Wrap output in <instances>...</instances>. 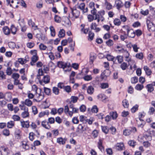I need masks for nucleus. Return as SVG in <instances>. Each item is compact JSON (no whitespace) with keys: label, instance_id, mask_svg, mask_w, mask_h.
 I'll list each match as a JSON object with an SVG mask.
<instances>
[{"label":"nucleus","instance_id":"obj_24","mask_svg":"<svg viewBox=\"0 0 155 155\" xmlns=\"http://www.w3.org/2000/svg\"><path fill=\"white\" fill-rule=\"evenodd\" d=\"M128 66L127 64L125 62H123L120 65V67L123 70H126Z\"/></svg>","mask_w":155,"mask_h":155},{"label":"nucleus","instance_id":"obj_31","mask_svg":"<svg viewBox=\"0 0 155 155\" xmlns=\"http://www.w3.org/2000/svg\"><path fill=\"white\" fill-rule=\"evenodd\" d=\"M50 29L51 32V35L52 36H55V32L54 27L53 26H51L50 27Z\"/></svg>","mask_w":155,"mask_h":155},{"label":"nucleus","instance_id":"obj_56","mask_svg":"<svg viewBox=\"0 0 155 155\" xmlns=\"http://www.w3.org/2000/svg\"><path fill=\"white\" fill-rule=\"evenodd\" d=\"M155 111V110L153 107H150L149 108L148 113L150 115L154 113Z\"/></svg>","mask_w":155,"mask_h":155},{"label":"nucleus","instance_id":"obj_46","mask_svg":"<svg viewBox=\"0 0 155 155\" xmlns=\"http://www.w3.org/2000/svg\"><path fill=\"white\" fill-rule=\"evenodd\" d=\"M136 57L140 59H142L143 58V54L142 53H138L136 55Z\"/></svg>","mask_w":155,"mask_h":155},{"label":"nucleus","instance_id":"obj_16","mask_svg":"<svg viewBox=\"0 0 155 155\" xmlns=\"http://www.w3.org/2000/svg\"><path fill=\"white\" fill-rule=\"evenodd\" d=\"M66 139H63L62 137H59L57 139V142L60 144H64L65 143Z\"/></svg>","mask_w":155,"mask_h":155},{"label":"nucleus","instance_id":"obj_4","mask_svg":"<svg viewBox=\"0 0 155 155\" xmlns=\"http://www.w3.org/2000/svg\"><path fill=\"white\" fill-rule=\"evenodd\" d=\"M147 24L149 31H153L155 30V25L149 20H147Z\"/></svg>","mask_w":155,"mask_h":155},{"label":"nucleus","instance_id":"obj_28","mask_svg":"<svg viewBox=\"0 0 155 155\" xmlns=\"http://www.w3.org/2000/svg\"><path fill=\"white\" fill-rule=\"evenodd\" d=\"M143 85L142 84H138L135 87V89L137 90L141 91L143 88Z\"/></svg>","mask_w":155,"mask_h":155},{"label":"nucleus","instance_id":"obj_17","mask_svg":"<svg viewBox=\"0 0 155 155\" xmlns=\"http://www.w3.org/2000/svg\"><path fill=\"white\" fill-rule=\"evenodd\" d=\"M21 126L23 127L28 128L29 126L28 121H21Z\"/></svg>","mask_w":155,"mask_h":155},{"label":"nucleus","instance_id":"obj_20","mask_svg":"<svg viewBox=\"0 0 155 155\" xmlns=\"http://www.w3.org/2000/svg\"><path fill=\"white\" fill-rule=\"evenodd\" d=\"M144 69L147 75L149 76L151 74V71L147 66H145L144 67Z\"/></svg>","mask_w":155,"mask_h":155},{"label":"nucleus","instance_id":"obj_7","mask_svg":"<svg viewBox=\"0 0 155 155\" xmlns=\"http://www.w3.org/2000/svg\"><path fill=\"white\" fill-rule=\"evenodd\" d=\"M97 25L95 23H92L91 25V28L92 30H94L96 32L101 31V28L97 27Z\"/></svg>","mask_w":155,"mask_h":155},{"label":"nucleus","instance_id":"obj_55","mask_svg":"<svg viewBox=\"0 0 155 155\" xmlns=\"http://www.w3.org/2000/svg\"><path fill=\"white\" fill-rule=\"evenodd\" d=\"M39 47L41 50H45L47 48V47L43 44H41L39 45Z\"/></svg>","mask_w":155,"mask_h":155},{"label":"nucleus","instance_id":"obj_19","mask_svg":"<svg viewBox=\"0 0 155 155\" xmlns=\"http://www.w3.org/2000/svg\"><path fill=\"white\" fill-rule=\"evenodd\" d=\"M148 92H151L154 90L153 85L151 84H147L146 86Z\"/></svg>","mask_w":155,"mask_h":155},{"label":"nucleus","instance_id":"obj_54","mask_svg":"<svg viewBox=\"0 0 155 155\" xmlns=\"http://www.w3.org/2000/svg\"><path fill=\"white\" fill-rule=\"evenodd\" d=\"M106 44L109 46H111L113 45V42L111 39H109L108 41H106Z\"/></svg>","mask_w":155,"mask_h":155},{"label":"nucleus","instance_id":"obj_14","mask_svg":"<svg viewBox=\"0 0 155 155\" xmlns=\"http://www.w3.org/2000/svg\"><path fill=\"white\" fill-rule=\"evenodd\" d=\"M41 124L42 127L46 129H49L51 128V126L48 124V122L45 120L42 121Z\"/></svg>","mask_w":155,"mask_h":155},{"label":"nucleus","instance_id":"obj_39","mask_svg":"<svg viewBox=\"0 0 155 155\" xmlns=\"http://www.w3.org/2000/svg\"><path fill=\"white\" fill-rule=\"evenodd\" d=\"M38 74L37 75V78L38 79L40 78V76L43 75V71L42 69H39L38 70Z\"/></svg>","mask_w":155,"mask_h":155},{"label":"nucleus","instance_id":"obj_43","mask_svg":"<svg viewBox=\"0 0 155 155\" xmlns=\"http://www.w3.org/2000/svg\"><path fill=\"white\" fill-rule=\"evenodd\" d=\"M20 75L19 74L16 73H14L12 74V77L14 80L18 79L19 78Z\"/></svg>","mask_w":155,"mask_h":155},{"label":"nucleus","instance_id":"obj_37","mask_svg":"<svg viewBox=\"0 0 155 155\" xmlns=\"http://www.w3.org/2000/svg\"><path fill=\"white\" fill-rule=\"evenodd\" d=\"M83 79L85 81H91L92 79V77L91 75H86L83 77Z\"/></svg>","mask_w":155,"mask_h":155},{"label":"nucleus","instance_id":"obj_21","mask_svg":"<svg viewBox=\"0 0 155 155\" xmlns=\"http://www.w3.org/2000/svg\"><path fill=\"white\" fill-rule=\"evenodd\" d=\"M94 89L92 86H89L87 89V92L90 94H92L94 92Z\"/></svg>","mask_w":155,"mask_h":155},{"label":"nucleus","instance_id":"obj_30","mask_svg":"<svg viewBox=\"0 0 155 155\" xmlns=\"http://www.w3.org/2000/svg\"><path fill=\"white\" fill-rule=\"evenodd\" d=\"M12 72V71L10 67L8 66L6 70V73L8 75H11Z\"/></svg>","mask_w":155,"mask_h":155},{"label":"nucleus","instance_id":"obj_34","mask_svg":"<svg viewBox=\"0 0 155 155\" xmlns=\"http://www.w3.org/2000/svg\"><path fill=\"white\" fill-rule=\"evenodd\" d=\"M101 87L102 89H106L109 87V85L108 83H103L101 84Z\"/></svg>","mask_w":155,"mask_h":155},{"label":"nucleus","instance_id":"obj_27","mask_svg":"<svg viewBox=\"0 0 155 155\" xmlns=\"http://www.w3.org/2000/svg\"><path fill=\"white\" fill-rule=\"evenodd\" d=\"M110 115L113 119H116L117 117V114L116 112H112L110 113Z\"/></svg>","mask_w":155,"mask_h":155},{"label":"nucleus","instance_id":"obj_23","mask_svg":"<svg viewBox=\"0 0 155 155\" xmlns=\"http://www.w3.org/2000/svg\"><path fill=\"white\" fill-rule=\"evenodd\" d=\"M105 1V4L106 5V8L109 10L112 8V5L109 3H108L107 2V0H104Z\"/></svg>","mask_w":155,"mask_h":155},{"label":"nucleus","instance_id":"obj_33","mask_svg":"<svg viewBox=\"0 0 155 155\" xmlns=\"http://www.w3.org/2000/svg\"><path fill=\"white\" fill-rule=\"evenodd\" d=\"M123 105L125 108H128L129 106V104L128 101L126 99L122 101Z\"/></svg>","mask_w":155,"mask_h":155},{"label":"nucleus","instance_id":"obj_62","mask_svg":"<svg viewBox=\"0 0 155 155\" xmlns=\"http://www.w3.org/2000/svg\"><path fill=\"white\" fill-rule=\"evenodd\" d=\"M28 23L29 26H31L32 27H34L35 25L34 22L32 21L31 19L28 20Z\"/></svg>","mask_w":155,"mask_h":155},{"label":"nucleus","instance_id":"obj_42","mask_svg":"<svg viewBox=\"0 0 155 155\" xmlns=\"http://www.w3.org/2000/svg\"><path fill=\"white\" fill-rule=\"evenodd\" d=\"M44 91L46 94L47 95L50 94L51 91L50 89L46 87H44Z\"/></svg>","mask_w":155,"mask_h":155},{"label":"nucleus","instance_id":"obj_40","mask_svg":"<svg viewBox=\"0 0 155 155\" xmlns=\"http://www.w3.org/2000/svg\"><path fill=\"white\" fill-rule=\"evenodd\" d=\"M131 131L130 129H126L124 130L123 134L125 136H128L131 134Z\"/></svg>","mask_w":155,"mask_h":155},{"label":"nucleus","instance_id":"obj_58","mask_svg":"<svg viewBox=\"0 0 155 155\" xmlns=\"http://www.w3.org/2000/svg\"><path fill=\"white\" fill-rule=\"evenodd\" d=\"M18 61L21 64H23L26 62V60L22 58H20L18 59Z\"/></svg>","mask_w":155,"mask_h":155},{"label":"nucleus","instance_id":"obj_48","mask_svg":"<svg viewBox=\"0 0 155 155\" xmlns=\"http://www.w3.org/2000/svg\"><path fill=\"white\" fill-rule=\"evenodd\" d=\"M117 59V60L118 61L119 63H121L123 61V57L121 56H117L116 57Z\"/></svg>","mask_w":155,"mask_h":155},{"label":"nucleus","instance_id":"obj_32","mask_svg":"<svg viewBox=\"0 0 155 155\" xmlns=\"http://www.w3.org/2000/svg\"><path fill=\"white\" fill-rule=\"evenodd\" d=\"M53 92L56 95H58L59 93V89L56 87H54L52 88Z\"/></svg>","mask_w":155,"mask_h":155},{"label":"nucleus","instance_id":"obj_5","mask_svg":"<svg viewBox=\"0 0 155 155\" xmlns=\"http://www.w3.org/2000/svg\"><path fill=\"white\" fill-rule=\"evenodd\" d=\"M118 51L122 53H127V55H126V58H127L126 61H127L128 62H129V61H131V58H129L130 54L128 51H127L126 50H124L123 48H121L120 49H119L118 50Z\"/></svg>","mask_w":155,"mask_h":155},{"label":"nucleus","instance_id":"obj_47","mask_svg":"<svg viewBox=\"0 0 155 155\" xmlns=\"http://www.w3.org/2000/svg\"><path fill=\"white\" fill-rule=\"evenodd\" d=\"M64 90L68 93H70L71 91V88L70 86H64Z\"/></svg>","mask_w":155,"mask_h":155},{"label":"nucleus","instance_id":"obj_8","mask_svg":"<svg viewBox=\"0 0 155 155\" xmlns=\"http://www.w3.org/2000/svg\"><path fill=\"white\" fill-rule=\"evenodd\" d=\"M128 30V32L127 34H126L127 36L129 37L134 38V37L135 35V33L134 31L132 29H130V30Z\"/></svg>","mask_w":155,"mask_h":155},{"label":"nucleus","instance_id":"obj_22","mask_svg":"<svg viewBox=\"0 0 155 155\" xmlns=\"http://www.w3.org/2000/svg\"><path fill=\"white\" fill-rule=\"evenodd\" d=\"M78 98L76 96H72L71 97V101H70V104L72 102L73 103H75L77 102Z\"/></svg>","mask_w":155,"mask_h":155},{"label":"nucleus","instance_id":"obj_60","mask_svg":"<svg viewBox=\"0 0 155 155\" xmlns=\"http://www.w3.org/2000/svg\"><path fill=\"white\" fill-rule=\"evenodd\" d=\"M85 4L84 3H81L78 6V8L80 9L81 10H83L84 8Z\"/></svg>","mask_w":155,"mask_h":155},{"label":"nucleus","instance_id":"obj_2","mask_svg":"<svg viewBox=\"0 0 155 155\" xmlns=\"http://www.w3.org/2000/svg\"><path fill=\"white\" fill-rule=\"evenodd\" d=\"M58 66L60 68L64 69L67 67L69 68L71 66L70 63H66L63 61H58L57 63Z\"/></svg>","mask_w":155,"mask_h":155},{"label":"nucleus","instance_id":"obj_1","mask_svg":"<svg viewBox=\"0 0 155 155\" xmlns=\"http://www.w3.org/2000/svg\"><path fill=\"white\" fill-rule=\"evenodd\" d=\"M64 111L65 114L71 117L74 113H78V112L79 109L78 108L75 107L73 110H72V111H70L69 107L67 105L64 106Z\"/></svg>","mask_w":155,"mask_h":155},{"label":"nucleus","instance_id":"obj_25","mask_svg":"<svg viewBox=\"0 0 155 155\" xmlns=\"http://www.w3.org/2000/svg\"><path fill=\"white\" fill-rule=\"evenodd\" d=\"M24 104L28 106H31L32 104V102L29 99H26L25 100Z\"/></svg>","mask_w":155,"mask_h":155},{"label":"nucleus","instance_id":"obj_18","mask_svg":"<svg viewBox=\"0 0 155 155\" xmlns=\"http://www.w3.org/2000/svg\"><path fill=\"white\" fill-rule=\"evenodd\" d=\"M102 140L101 139L99 140V141L98 142V147L99 149L102 151L103 150H104V148L102 146Z\"/></svg>","mask_w":155,"mask_h":155},{"label":"nucleus","instance_id":"obj_61","mask_svg":"<svg viewBox=\"0 0 155 155\" xmlns=\"http://www.w3.org/2000/svg\"><path fill=\"white\" fill-rule=\"evenodd\" d=\"M79 109L81 112H84L86 110V107L85 105H82L80 107Z\"/></svg>","mask_w":155,"mask_h":155},{"label":"nucleus","instance_id":"obj_64","mask_svg":"<svg viewBox=\"0 0 155 155\" xmlns=\"http://www.w3.org/2000/svg\"><path fill=\"white\" fill-rule=\"evenodd\" d=\"M87 18L89 21L90 22L92 21L94 19V17L91 15H88L87 16Z\"/></svg>","mask_w":155,"mask_h":155},{"label":"nucleus","instance_id":"obj_51","mask_svg":"<svg viewBox=\"0 0 155 155\" xmlns=\"http://www.w3.org/2000/svg\"><path fill=\"white\" fill-rule=\"evenodd\" d=\"M106 58L109 61H114V57L111 56L110 54H107V55Z\"/></svg>","mask_w":155,"mask_h":155},{"label":"nucleus","instance_id":"obj_50","mask_svg":"<svg viewBox=\"0 0 155 155\" xmlns=\"http://www.w3.org/2000/svg\"><path fill=\"white\" fill-rule=\"evenodd\" d=\"M128 143L130 146L134 147L136 145V143L134 140H131L129 141Z\"/></svg>","mask_w":155,"mask_h":155},{"label":"nucleus","instance_id":"obj_49","mask_svg":"<svg viewBox=\"0 0 155 155\" xmlns=\"http://www.w3.org/2000/svg\"><path fill=\"white\" fill-rule=\"evenodd\" d=\"M147 133L150 134V137L152 136H155V131L149 130L147 131Z\"/></svg>","mask_w":155,"mask_h":155},{"label":"nucleus","instance_id":"obj_52","mask_svg":"<svg viewBox=\"0 0 155 155\" xmlns=\"http://www.w3.org/2000/svg\"><path fill=\"white\" fill-rule=\"evenodd\" d=\"M5 76L4 73L2 71H0V79H5Z\"/></svg>","mask_w":155,"mask_h":155},{"label":"nucleus","instance_id":"obj_10","mask_svg":"<svg viewBox=\"0 0 155 155\" xmlns=\"http://www.w3.org/2000/svg\"><path fill=\"white\" fill-rule=\"evenodd\" d=\"M116 149L118 150H121L124 148V145L123 143H117L115 146Z\"/></svg>","mask_w":155,"mask_h":155},{"label":"nucleus","instance_id":"obj_3","mask_svg":"<svg viewBox=\"0 0 155 155\" xmlns=\"http://www.w3.org/2000/svg\"><path fill=\"white\" fill-rule=\"evenodd\" d=\"M50 77L48 75H46L45 76L42 80H39V82L40 84L44 85L43 83H44L45 84H48L50 81Z\"/></svg>","mask_w":155,"mask_h":155},{"label":"nucleus","instance_id":"obj_53","mask_svg":"<svg viewBox=\"0 0 155 155\" xmlns=\"http://www.w3.org/2000/svg\"><path fill=\"white\" fill-rule=\"evenodd\" d=\"M91 111L92 112L94 113H97L98 111V108L97 106L96 105L94 106L91 109Z\"/></svg>","mask_w":155,"mask_h":155},{"label":"nucleus","instance_id":"obj_29","mask_svg":"<svg viewBox=\"0 0 155 155\" xmlns=\"http://www.w3.org/2000/svg\"><path fill=\"white\" fill-rule=\"evenodd\" d=\"M130 80L131 83L135 84L138 82V78L137 77H134L131 78Z\"/></svg>","mask_w":155,"mask_h":155},{"label":"nucleus","instance_id":"obj_59","mask_svg":"<svg viewBox=\"0 0 155 155\" xmlns=\"http://www.w3.org/2000/svg\"><path fill=\"white\" fill-rule=\"evenodd\" d=\"M3 134L6 136H8L9 135L10 133H9V131L7 129H5L3 131Z\"/></svg>","mask_w":155,"mask_h":155},{"label":"nucleus","instance_id":"obj_26","mask_svg":"<svg viewBox=\"0 0 155 155\" xmlns=\"http://www.w3.org/2000/svg\"><path fill=\"white\" fill-rule=\"evenodd\" d=\"M65 31L63 29H61L59 32L58 36L59 38H63L65 36Z\"/></svg>","mask_w":155,"mask_h":155},{"label":"nucleus","instance_id":"obj_57","mask_svg":"<svg viewBox=\"0 0 155 155\" xmlns=\"http://www.w3.org/2000/svg\"><path fill=\"white\" fill-rule=\"evenodd\" d=\"M89 38L91 39V40H92L94 36V33L92 32L91 31H90L89 32Z\"/></svg>","mask_w":155,"mask_h":155},{"label":"nucleus","instance_id":"obj_41","mask_svg":"<svg viewBox=\"0 0 155 155\" xmlns=\"http://www.w3.org/2000/svg\"><path fill=\"white\" fill-rule=\"evenodd\" d=\"M114 24L117 26H119L120 25L121 22L120 20L118 18H115L114 21Z\"/></svg>","mask_w":155,"mask_h":155},{"label":"nucleus","instance_id":"obj_6","mask_svg":"<svg viewBox=\"0 0 155 155\" xmlns=\"http://www.w3.org/2000/svg\"><path fill=\"white\" fill-rule=\"evenodd\" d=\"M96 54L94 53L91 52L90 54V61L89 62L91 64L93 63L94 60L96 58Z\"/></svg>","mask_w":155,"mask_h":155},{"label":"nucleus","instance_id":"obj_44","mask_svg":"<svg viewBox=\"0 0 155 155\" xmlns=\"http://www.w3.org/2000/svg\"><path fill=\"white\" fill-rule=\"evenodd\" d=\"M55 21L58 23H60L61 22V19L60 17L57 15H55L54 17Z\"/></svg>","mask_w":155,"mask_h":155},{"label":"nucleus","instance_id":"obj_35","mask_svg":"<svg viewBox=\"0 0 155 155\" xmlns=\"http://www.w3.org/2000/svg\"><path fill=\"white\" fill-rule=\"evenodd\" d=\"M14 126V122L13 121H10L7 123V127L10 128H12Z\"/></svg>","mask_w":155,"mask_h":155},{"label":"nucleus","instance_id":"obj_45","mask_svg":"<svg viewBox=\"0 0 155 155\" xmlns=\"http://www.w3.org/2000/svg\"><path fill=\"white\" fill-rule=\"evenodd\" d=\"M11 31L12 33L15 35L16 34L17 29L13 25H12L11 28Z\"/></svg>","mask_w":155,"mask_h":155},{"label":"nucleus","instance_id":"obj_9","mask_svg":"<svg viewBox=\"0 0 155 155\" xmlns=\"http://www.w3.org/2000/svg\"><path fill=\"white\" fill-rule=\"evenodd\" d=\"M72 13L73 16L76 18L79 17L80 12L76 9L72 10Z\"/></svg>","mask_w":155,"mask_h":155},{"label":"nucleus","instance_id":"obj_11","mask_svg":"<svg viewBox=\"0 0 155 155\" xmlns=\"http://www.w3.org/2000/svg\"><path fill=\"white\" fill-rule=\"evenodd\" d=\"M24 111L21 114V116L23 118H26L29 116V113L28 112V108L27 107H25L24 109Z\"/></svg>","mask_w":155,"mask_h":155},{"label":"nucleus","instance_id":"obj_36","mask_svg":"<svg viewBox=\"0 0 155 155\" xmlns=\"http://www.w3.org/2000/svg\"><path fill=\"white\" fill-rule=\"evenodd\" d=\"M138 105L136 104L133 106L131 109V111L132 113H135L138 110Z\"/></svg>","mask_w":155,"mask_h":155},{"label":"nucleus","instance_id":"obj_12","mask_svg":"<svg viewBox=\"0 0 155 155\" xmlns=\"http://www.w3.org/2000/svg\"><path fill=\"white\" fill-rule=\"evenodd\" d=\"M115 3L117 8L118 9H119L122 8L123 5L122 2L120 0H116L115 2Z\"/></svg>","mask_w":155,"mask_h":155},{"label":"nucleus","instance_id":"obj_63","mask_svg":"<svg viewBox=\"0 0 155 155\" xmlns=\"http://www.w3.org/2000/svg\"><path fill=\"white\" fill-rule=\"evenodd\" d=\"M75 45V43L74 41L73 44H71L69 45V47H70V50L72 51H74V47Z\"/></svg>","mask_w":155,"mask_h":155},{"label":"nucleus","instance_id":"obj_13","mask_svg":"<svg viewBox=\"0 0 155 155\" xmlns=\"http://www.w3.org/2000/svg\"><path fill=\"white\" fill-rule=\"evenodd\" d=\"M38 57L37 55H33L31 58V61L30 62L31 65H34L35 63L38 60Z\"/></svg>","mask_w":155,"mask_h":155},{"label":"nucleus","instance_id":"obj_38","mask_svg":"<svg viewBox=\"0 0 155 155\" xmlns=\"http://www.w3.org/2000/svg\"><path fill=\"white\" fill-rule=\"evenodd\" d=\"M78 130L77 131L78 132L82 133L84 130L83 126L81 124H79L78 127Z\"/></svg>","mask_w":155,"mask_h":155},{"label":"nucleus","instance_id":"obj_15","mask_svg":"<svg viewBox=\"0 0 155 155\" xmlns=\"http://www.w3.org/2000/svg\"><path fill=\"white\" fill-rule=\"evenodd\" d=\"M4 34L6 35H9L10 33V31L8 27L7 26H5L2 29Z\"/></svg>","mask_w":155,"mask_h":155}]
</instances>
